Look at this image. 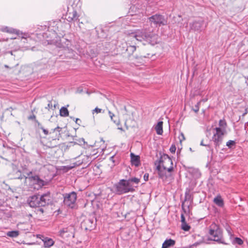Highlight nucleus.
Masks as SVG:
<instances>
[{
    "label": "nucleus",
    "instance_id": "9",
    "mask_svg": "<svg viewBox=\"0 0 248 248\" xmlns=\"http://www.w3.org/2000/svg\"><path fill=\"white\" fill-rule=\"evenodd\" d=\"M28 179L34 186V188L38 190L47 184V182L41 179L37 175L29 176Z\"/></svg>",
    "mask_w": 248,
    "mask_h": 248
},
{
    "label": "nucleus",
    "instance_id": "40",
    "mask_svg": "<svg viewBox=\"0 0 248 248\" xmlns=\"http://www.w3.org/2000/svg\"><path fill=\"white\" fill-rule=\"evenodd\" d=\"M38 209H37V212H41L42 214H43L44 212V209L42 208V207H38Z\"/></svg>",
    "mask_w": 248,
    "mask_h": 248
},
{
    "label": "nucleus",
    "instance_id": "51",
    "mask_svg": "<svg viewBox=\"0 0 248 248\" xmlns=\"http://www.w3.org/2000/svg\"><path fill=\"white\" fill-rule=\"evenodd\" d=\"M10 109H12V108H7V110H9Z\"/></svg>",
    "mask_w": 248,
    "mask_h": 248
},
{
    "label": "nucleus",
    "instance_id": "41",
    "mask_svg": "<svg viewBox=\"0 0 248 248\" xmlns=\"http://www.w3.org/2000/svg\"><path fill=\"white\" fill-rule=\"evenodd\" d=\"M52 108V105L51 103V102H49V103L48 104L47 106L46 107V108L49 109L51 108Z\"/></svg>",
    "mask_w": 248,
    "mask_h": 248
},
{
    "label": "nucleus",
    "instance_id": "7",
    "mask_svg": "<svg viewBox=\"0 0 248 248\" xmlns=\"http://www.w3.org/2000/svg\"><path fill=\"white\" fill-rule=\"evenodd\" d=\"M63 196L64 204L70 208H74L77 199V193L72 191L69 193L63 194Z\"/></svg>",
    "mask_w": 248,
    "mask_h": 248
},
{
    "label": "nucleus",
    "instance_id": "6",
    "mask_svg": "<svg viewBox=\"0 0 248 248\" xmlns=\"http://www.w3.org/2000/svg\"><path fill=\"white\" fill-rule=\"evenodd\" d=\"M215 130H216V133L214 134L212 140L215 145V149L217 151L220 145L222 143L225 130L220 127H216L215 128Z\"/></svg>",
    "mask_w": 248,
    "mask_h": 248
},
{
    "label": "nucleus",
    "instance_id": "11",
    "mask_svg": "<svg viewBox=\"0 0 248 248\" xmlns=\"http://www.w3.org/2000/svg\"><path fill=\"white\" fill-rule=\"evenodd\" d=\"M96 224V219L93 217L85 219L81 223V227L86 231H91L95 228Z\"/></svg>",
    "mask_w": 248,
    "mask_h": 248
},
{
    "label": "nucleus",
    "instance_id": "23",
    "mask_svg": "<svg viewBox=\"0 0 248 248\" xmlns=\"http://www.w3.org/2000/svg\"><path fill=\"white\" fill-rule=\"evenodd\" d=\"M136 50V47L135 46H129L127 47L126 51L127 52L129 57L133 54Z\"/></svg>",
    "mask_w": 248,
    "mask_h": 248
},
{
    "label": "nucleus",
    "instance_id": "35",
    "mask_svg": "<svg viewBox=\"0 0 248 248\" xmlns=\"http://www.w3.org/2000/svg\"><path fill=\"white\" fill-rule=\"evenodd\" d=\"M61 129H62V128H61V127H59V126H57V127H56V128H54V129H52L51 130H52V132H53H53H54L55 131H58V132H60V131L61 130Z\"/></svg>",
    "mask_w": 248,
    "mask_h": 248
},
{
    "label": "nucleus",
    "instance_id": "8",
    "mask_svg": "<svg viewBox=\"0 0 248 248\" xmlns=\"http://www.w3.org/2000/svg\"><path fill=\"white\" fill-rule=\"evenodd\" d=\"M191 189L190 188H186L185 195V201L182 202V209L185 213H186V210L185 207L186 206L188 209V211H190V206L191 203L193 202V196L191 193Z\"/></svg>",
    "mask_w": 248,
    "mask_h": 248
},
{
    "label": "nucleus",
    "instance_id": "28",
    "mask_svg": "<svg viewBox=\"0 0 248 248\" xmlns=\"http://www.w3.org/2000/svg\"><path fill=\"white\" fill-rule=\"evenodd\" d=\"M227 124L225 120H220L219 121V125L220 127L225 128Z\"/></svg>",
    "mask_w": 248,
    "mask_h": 248
},
{
    "label": "nucleus",
    "instance_id": "36",
    "mask_svg": "<svg viewBox=\"0 0 248 248\" xmlns=\"http://www.w3.org/2000/svg\"><path fill=\"white\" fill-rule=\"evenodd\" d=\"M143 178L145 181H148L149 179V174L147 173H145L143 176Z\"/></svg>",
    "mask_w": 248,
    "mask_h": 248
},
{
    "label": "nucleus",
    "instance_id": "15",
    "mask_svg": "<svg viewBox=\"0 0 248 248\" xmlns=\"http://www.w3.org/2000/svg\"><path fill=\"white\" fill-rule=\"evenodd\" d=\"M13 31H9L15 33L17 35H19V36L21 35V38L22 40H23V42L24 43H25L26 41L28 40V39L30 38V37L28 36V35L26 33H23L21 32H20L19 31H17L16 30L13 29Z\"/></svg>",
    "mask_w": 248,
    "mask_h": 248
},
{
    "label": "nucleus",
    "instance_id": "2",
    "mask_svg": "<svg viewBox=\"0 0 248 248\" xmlns=\"http://www.w3.org/2000/svg\"><path fill=\"white\" fill-rule=\"evenodd\" d=\"M155 164L156 167L159 177L163 180L167 177L166 170L168 172H171L173 170L172 161L166 154L161 155L159 159L155 161Z\"/></svg>",
    "mask_w": 248,
    "mask_h": 248
},
{
    "label": "nucleus",
    "instance_id": "43",
    "mask_svg": "<svg viewBox=\"0 0 248 248\" xmlns=\"http://www.w3.org/2000/svg\"><path fill=\"white\" fill-rule=\"evenodd\" d=\"M200 145H202V146H209V145H205V144H203V140H202L201 142V143H200Z\"/></svg>",
    "mask_w": 248,
    "mask_h": 248
},
{
    "label": "nucleus",
    "instance_id": "14",
    "mask_svg": "<svg viewBox=\"0 0 248 248\" xmlns=\"http://www.w3.org/2000/svg\"><path fill=\"white\" fill-rule=\"evenodd\" d=\"M131 164L136 167H138L140 165V157L139 155H136L133 153L130 154Z\"/></svg>",
    "mask_w": 248,
    "mask_h": 248
},
{
    "label": "nucleus",
    "instance_id": "42",
    "mask_svg": "<svg viewBox=\"0 0 248 248\" xmlns=\"http://www.w3.org/2000/svg\"><path fill=\"white\" fill-rule=\"evenodd\" d=\"M35 122L36 123L38 128H40V126H42L41 124L37 120H35Z\"/></svg>",
    "mask_w": 248,
    "mask_h": 248
},
{
    "label": "nucleus",
    "instance_id": "5",
    "mask_svg": "<svg viewBox=\"0 0 248 248\" xmlns=\"http://www.w3.org/2000/svg\"><path fill=\"white\" fill-rule=\"evenodd\" d=\"M130 36L135 38L137 41L141 42L143 40L150 41L153 34L147 29L137 30L130 34Z\"/></svg>",
    "mask_w": 248,
    "mask_h": 248
},
{
    "label": "nucleus",
    "instance_id": "33",
    "mask_svg": "<svg viewBox=\"0 0 248 248\" xmlns=\"http://www.w3.org/2000/svg\"><path fill=\"white\" fill-rule=\"evenodd\" d=\"M181 221L182 223H184L186 222L185 217L184 216V214L183 213H182L181 215Z\"/></svg>",
    "mask_w": 248,
    "mask_h": 248
},
{
    "label": "nucleus",
    "instance_id": "22",
    "mask_svg": "<svg viewBox=\"0 0 248 248\" xmlns=\"http://www.w3.org/2000/svg\"><path fill=\"white\" fill-rule=\"evenodd\" d=\"M232 243L234 245H242L243 244V241L239 237H233L232 238Z\"/></svg>",
    "mask_w": 248,
    "mask_h": 248
},
{
    "label": "nucleus",
    "instance_id": "31",
    "mask_svg": "<svg viewBox=\"0 0 248 248\" xmlns=\"http://www.w3.org/2000/svg\"><path fill=\"white\" fill-rule=\"evenodd\" d=\"M102 109L96 108L93 110V113H94V112H96L97 113H100L102 112Z\"/></svg>",
    "mask_w": 248,
    "mask_h": 248
},
{
    "label": "nucleus",
    "instance_id": "48",
    "mask_svg": "<svg viewBox=\"0 0 248 248\" xmlns=\"http://www.w3.org/2000/svg\"><path fill=\"white\" fill-rule=\"evenodd\" d=\"M4 67L6 68H10L9 66L6 64L4 65Z\"/></svg>",
    "mask_w": 248,
    "mask_h": 248
},
{
    "label": "nucleus",
    "instance_id": "27",
    "mask_svg": "<svg viewBox=\"0 0 248 248\" xmlns=\"http://www.w3.org/2000/svg\"><path fill=\"white\" fill-rule=\"evenodd\" d=\"M181 228L185 231H188L189 230L190 227L186 222H185L184 223H181Z\"/></svg>",
    "mask_w": 248,
    "mask_h": 248
},
{
    "label": "nucleus",
    "instance_id": "49",
    "mask_svg": "<svg viewBox=\"0 0 248 248\" xmlns=\"http://www.w3.org/2000/svg\"><path fill=\"white\" fill-rule=\"evenodd\" d=\"M118 129H120V130H123V128H122V127H118Z\"/></svg>",
    "mask_w": 248,
    "mask_h": 248
},
{
    "label": "nucleus",
    "instance_id": "54",
    "mask_svg": "<svg viewBox=\"0 0 248 248\" xmlns=\"http://www.w3.org/2000/svg\"><path fill=\"white\" fill-rule=\"evenodd\" d=\"M63 41V40H61V42L62 43V42Z\"/></svg>",
    "mask_w": 248,
    "mask_h": 248
},
{
    "label": "nucleus",
    "instance_id": "3",
    "mask_svg": "<svg viewBox=\"0 0 248 248\" xmlns=\"http://www.w3.org/2000/svg\"><path fill=\"white\" fill-rule=\"evenodd\" d=\"M28 201L31 207H45L51 203L52 198L50 193L47 192L41 196L34 195L31 196Z\"/></svg>",
    "mask_w": 248,
    "mask_h": 248
},
{
    "label": "nucleus",
    "instance_id": "50",
    "mask_svg": "<svg viewBox=\"0 0 248 248\" xmlns=\"http://www.w3.org/2000/svg\"><path fill=\"white\" fill-rule=\"evenodd\" d=\"M211 152V153L213 154V149H211L210 150Z\"/></svg>",
    "mask_w": 248,
    "mask_h": 248
},
{
    "label": "nucleus",
    "instance_id": "12",
    "mask_svg": "<svg viewBox=\"0 0 248 248\" xmlns=\"http://www.w3.org/2000/svg\"><path fill=\"white\" fill-rule=\"evenodd\" d=\"M203 25L204 20L202 19H200L195 20L192 23H190L189 26L190 30L194 31H201Z\"/></svg>",
    "mask_w": 248,
    "mask_h": 248
},
{
    "label": "nucleus",
    "instance_id": "19",
    "mask_svg": "<svg viewBox=\"0 0 248 248\" xmlns=\"http://www.w3.org/2000/svg\"><path fill=\"white\" fill-rule=\"evenodd\" d=\"M67 44L65 46H63V47L64 48L65 54H66L67 53H70L71 55H69V57L73 56L74 55V51L72 48H70V42L68 40H67Z\"/></svg>",
    "mask_w": 248,
    "mask_h": 248
},
{
    "label": "nucleus",
    "instance_id": "30",
    "mask_svg": "<svg viewBox=\"0 0 248 248\" xmlns=\"http://www.w3.org/2000/svg\"><path fill=\"white\" fill-rule=\"evenodd\" d=\"M176 149L175 146L174 145H172L170 148V151L171 153H174L175 152Z\"/></svg>",
    "mask_w": 248,
    "mask_h": 248
},
{
    "label": "nucleus",
    "instance_id": "39",
    "mask_svg": "<svg viewBox=\"0 0 248 248\" xmlns=\"http://www.w3.org/2000/svg\"><path fill=\"white\" fill-rule=\"evenodd\" d=\"M35 118H36L35 115L33 114L32 115H31L30 116H29L28 117V119L29 120H36Z\"/></svg>",
    "mask_w": 248,
    "mask_h": 248
},
{
    "label": "nucleus",
    "instance_id": "1",
    "mask_svg": "<svg viewBox=\"0 0 248 248\" xmlns=\"http://www.w3.org/2000/svg\"><path fill=\"white\" fill-rule=\"evenodd\" d=\"M140 178L131 177L128 179H121L115 185L118 194L121 195L129 192H134L138 187Z\"/></svg>",
    "mask_w": 248,
    "mask_h": 248
},
{
    "label": "nucleus",
    "instance_id": "25",
    "mask_svg": "<svg viewBox=\"0 0 248 248\" xmlns=\"http://www.w3.org/2000/svg\"><path fill=\"white\" fill-rule=\"evenodd\" d=\"M7 236L11 237H16L19 235V232L17 231H12L7 232Z\"/></svg>",
    "mask_w": 248,
    "mask_h": 248
},
{
    "label": "nucleus",
    "instance_id": "44",
    "mask_svg": "<svg viewBox=\"0 0 248 248\" xmlns=\"http://www.w3.org/2000/svg\"><path fill=\"white\" fill-rule=\"evenodd\" d=\"M114 156H111V157H110V160L112 162H113V163H114V162H115V161H114Z\"/></svg>",
    "mask_w": 248,
    "mask_h": 248
},
{
    "label": "nucleus",
    "instance_id": "46",
    "mask_svg": "<svg viewBox=\"0 0 248 248\" xmlns=\"http://www.w3.org/2000/svg\"><path fill=\"white\" fill-rule=\"evenodd\" d=\"M78 121H80V120L79 119H78V118H77V119H76V121H75V122H76V123L77 124H79L78 123Z\"/></svg>",
    "mask_w": 248,
    "mask_h": 248
},
{
    "label": "nucleus",
    "instance_id": "37",
    "mask_svg": "<svg viewBox=\"0 0 248 248\" xmlns=\"http://www.w3.org/2000/svg\"><path fill=\"white\" fill-rule=\"evenodd\" d=\"M24 178H25L26 180L27 179H28V177H26L25 175H22L21 174H20V175L17 177V178L19 179H23Z\"/></svg>",
    "mask_w": 248,
    "mask_h": 248
},
{
    "label": "nucleus",
    "instance_id": "18",
    "mask_svg": "<svg viewBox=\"0 0 248 248\" xmlns=\"http://www.w3.org/2000/svg\"><path fill=\"white\" fill-rule=\"evenodd\" d=\"M155 129L156 131L157 134L161 135L163 134V122L159 121L157 123L156 125L155 126Z\"/></svg>",
    "mask_w": 248,
    "mask_h": 248
},
{
    "label": "nucleus",
    "instance_id": "20",
    "mask_svg": "<svg viewBox=\"0 0 248 248\" xmlns=\"http://www.w3.org/2000/svg\"><path fill=\"white\" fill-rule=\"evenodd\" d=\"M214 202L219 207H222L224 205V202L221 196H217L214 199Z\"/></svg>",
    "mask_w": 248,
    "mask_h": 248
},
{
    "label": "nucleus",
    "instance_id": "53",
    "mask_svg": "<svg viewBox=\"0 0 248 248\" xmlns=\"http://www.w3.org/2000/svg\"><path fill=\"white\" fill-rule=\"evenodd\" d=\"M10 53L11 54V55H13L12 51H10Z\"/></svg>",
    "mask_w": 248,
    "mask_h": 248
},
{
    "label": "nucleus",
    "instance_id": "16",
    "mask_svg": "<svg viewBox=\"0 0 248 248\" xmlns=\"http://www.w3.org/2000/svg\"><path fill=\"white\" fill-rule=\"evenodd\" d=\"M175 244V241L171 239H166L162 244L161 248H168L173 247Z\"/></svg>",
    "mask_w": 248,
    "mask_h": 248
},
{
    "label": "nucleus",
    "instance_id": "34",
    "mask_svg": "<svg viewBox=\"0 0 248 248\" xmlns=\"http://www.w3.org/2000/svg\"><path fill=\"white\" fill-rule=\"evenodd\" d=\"M67 232V231H65L64 229H63L59 231V234H60L61 236H63V234H64L65 232Z\"/></svg>",
    "mask_w": 248,
    "mask_h": 248
},
{
    "label": "nucleus",
    "instance_id": "21",
    "mask_svg": "<svg viewBox=\"0 0 248 248\" xmlns=\"http://www.w3.org/2000/svg\"><path fill=\"white\" fill-rule=\"evenodd\" d=\"M60 116L66 117L69 116V111L66 107H62L60 110Z\"/></svg>",
    "mask_w": 248,
    "mask_h": 248
},
{
    "label": "nucleus",
    "instance_id": "4",
    "mask_svg": "<svg viewBox=\"0 0 248 248\" xmlns=\"http://www.w3.org/2000/svg\"><path fill=\"white\" fill-rule=\"evenodd\" d=\"M209 234L213 237L212 240L217 243L227 244L222 236V229L215 222L212 223L209 226Z\"/></svg>",
    "mask_w": 248,
    "mask_h": 248
},
{
    "label": "nucleus",
    "instance_id": "24",
    "mask_svg": "<svg viewBox=\"0 0 248 248\" xmlns=\"http://www.w3.org/2000/svg\"><path fill=\"white\" fill-rule=\"evenodd\" d=\"M108 114H109V116L111 119V120L115 123L117 125H119V121L117 120V117L112 113L110 111H108Z\"/></svg>",
    "mask_w": 248,
    "mask_h": 248
},
{
    "label": "nucleus",
    "instance_id": "17",
    "mask_svg": "<svg viewBox=\"0 0 248 248\" xmlns=\"http://www.w3.org/2000/svg\"><path fill=\"white\" fill-rule=\"evenodd\" d=\"M43 241L44 242V246L46 248H49L53 246V245L54 244V241L53 240L47 237H44Z\"/></svg>",
    "mask_w": 248,
    "mask_h": 248
},
{
    "label": "nucleus",
    "instance_id": "45",
    "mask_svg": "<svg viewBox=\"0 0 248 248\" xmlns=\"http://www.w3.org/2000/svg\"><path fill=\"white\" fill-rule=\"evenodd\" d=\"M81 141H82V142H83V143H85V140H84V139L83 138H82V139H80V140H79V142H80V143H81Z\"/></svg>",
    "mask_w": 248,
    "mask_h": 248
},
{
    "label": "nucleus",
    "instance_id": "10",
    "mask_svg": "<svg viewBox=\"0 0 248 248\" xmlns=\"http://www.w3.org/2000/svg\"><path fill=\"white\" fill-rule=\"evenodd\" d=\"M149 21L151 24L153 23L156 26H160L165 25L167 24V20L165 17L161 15L155 14L149 18Z\"/></svg>",
    "mask_w": 248,
    "mask_h": 248
},
{
    "label": "nucleus",
    "instance_id": "26",
    "mask_svg": "<svg viewBox=\"0 0 248 248\" xmlns=\"http://www.w3.org/2000/svg\"><path fill=\"white\" fill-rule=\"evenodd\" d=\"M236 142L234 140H230L226 143V146L229 149H232L235 147Z\"/></svg>",
    "mask_w": 248,
    "mask_h": 248
},
{
    "label": "nucleus",
    "instance_id": "47",
    "mask_svg": "<svg viewBox=\"0 0 248 248\" xmlns=\"http://www.w3.org/2000/svg\"><path fill=\"white\" fill-rule=\"evenodd\" d=\"M32 174V171H30L29 173H27L28 177L30 176V174Z\"/></svg>",
    "mask_w": 248,
    "mask_h": 248
},
{
    "label": "nucleus",
    "instance_id": "52",
    "mask_svg": "<svg viewBox=\"0 0 248 248\" xmlns=\"http://www.w3.org/2000/svg\"><path fill=\"white\" fill-rule=\"evenodd\" d=\"M54 108H56V104H54Z\"/></svg>",
    "mask_w": 248,
    "mask_h": 248
},
{
    "label": "nucleus",
    "instance_id": "29",
    "mask_svg": "<svg viewBox=\"0 0 248 248\" xmlns=\"http://www.w3.org/2000/svg\"><path fill=\"white\" fill-rule=\"evenodd\" d=\"M201 104V102H199L197 103V104L194 106V107L193 108V110L196 113L198 112L199 110V106Z\"/></svg>",
    "mask_w": 248,
    "mask_h": 248
},
{
    "label": "nucleus",
    "instance_id": "32",
    "mask_svg": "<svg viewBox=\"0 0 248 248\" xmlns=\"http://www.w3.org/2000/svg\"><path fill=\"white\" fill-rule=\"evenodd\" d=\"M40 129L42 130L43 133L45 135H48L49 134L48 131L45 129L43 126H40Z\"/></svg>",
    "mask_w": 248,
    "mask_h": 248
},
{
    "label": "nucleus",
    "instance_id": "13",
    "mask_svg": "<svg viewBox=\"0 0 248 248\" xmlns=\"http://www.w3.org/2000/svg\"><path fill=\"white\" fill-rule=\"evenodd\" d=\"M67 20L68 22H75L79 21L78 16V15L77 12L76 11H73L72 12L69 13L68 14H67Z\"/></svg>",
    "mask_w": 248,
    "mask_h": 248
},
{
    "label": "nucleus",
    "instance_id": "38",
    "mask_svg": "<svg viewBox=\"0 0 248 248\" xmlns=\"http://www.w3.org/2000/svg\"><path fill=\"white\" fill-rule=\"evenodd\" d=\"M181 137H182V138L181 137H179V139H180V141L181 142L182 141V140H185V138L184 134L182 133H181Z\"/></svg>",
    "mask_w": 248,
    "mask_h": 248
}]
</instances>
